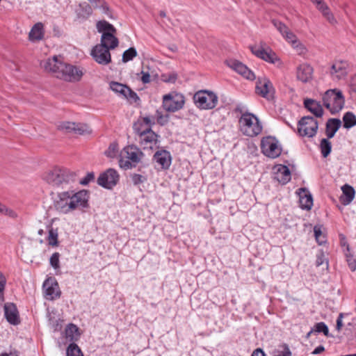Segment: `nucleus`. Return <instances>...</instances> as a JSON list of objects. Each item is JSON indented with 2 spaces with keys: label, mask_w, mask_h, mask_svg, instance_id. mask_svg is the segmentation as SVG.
Masks as SVG:
<instances>
[{
  "label": "nucleus",
  "mask_w": 356,
  "mask_h": 356,
  "mask_svg": "<svg viewBox=\"0 0 356 356\" xmlns=\"http://www.w3.org/2000/svg\"><path fill=\"white\" fill-rule=\"evenodd\" d=\"M267 137H263L261 140V149L262 153L267 156V148H266Z\"/></svg>",
  "instance_id": "obj_57"
},
{
  "label": "nucleus",
  "mask_w": 356,
  "mask_h": 356,
  "mask_svg": "<svg viewBox=\"0 0 356 356\" xmlns=\"http://www.w3.org/2000/svg\"><path fill=\"white\" fill-rule=\"evenodd\" d=\"M74 126H75V123L74 122H63L60 126V129H65L69 132H71V131H73L74 132Z\"/></svg>",
  "instance_id": "obj_53"
},
{
  "label": "nucleus",
  "mask_w": 356,
  "mask_h": 356,
  "mask_svg": "<svg viewBox=\"0 0 356 356\" xmlns=\"http://www.w3.org/2000/svg\"><path fill=\"white\" fill-rule=\"evenodd\" d=\"M236 112H240L241 115L238 120L239 129L243 135L254 137L262 131V126L256 115L249 112H243L242 108L237 107Z\"/></svg>",
  "instance_id": "obj_3"
},
{
  "label": "nucleus",
  "mask_w": 356,
  "mask_h": 356,
  "mask_svg": "<svg viewBox=\"0 0 356 356\" xmlns=\"http://www.w3.org/2000/svg\"><path fill=\"white\" fill-rule=\"evenodd\" d=\"M313 330L314 332H323L325 336H329V330L327 326L323 322L317 323L314 326Z\"/></svg>",
  "instance_id": "obj_44"
},
{
  "label": "nucleus",
  "mask_w": 356,
  "mask_h": 356,
  "mask_svg": "<svg viewBox=\"0 0 356 356\" xmlns=\"http://www.w3.org/2000/svg\"><path fill=\"white\" fill-rule=\"evenodd\" d=\"M314 236L316 238V240L319 245H323V244L325 243V242H326L325 236L322 232L321 225L314 226Z\"/></svg>",
  "instance_id": "obj_38"
},
{
  "label": "nucleus",
  "mask_w": 356,
  "mask_h": 356,
  "mask_svg": "<svg viewBox=\"0 0 356 356\" xmlns=\"http://www.w3.org/2000/svg\"><path fill=\"white\" fill-rule=\"evenodd\" d=\"M143 156V152L136 146H127L121 152L120 166L125 169L131 168L133 167L131 162L134 163V166H135V164L140 161Z\"/></svg>",
  "instance_id": "obj_7"
},
{
  "label": "nucleus",
  "mask_w": 356,
  "mask_h": 356,
  "mask_svg": "<svg viewBox=\"0 0 356 356\" xmlns=\"http://www.w3.org/2000/svg\"><path fill=\"white\" fill-rule=\"evenodd\" d=\"M341 122L337 118H330L326 122L325 133L328 138H332L340 128Z\"/></svg>",
  "instance_id": "obj_26"
},
{
  "label": "nucleus",
  "mask_w": 356,
  "mask_h": 356,
  "mask_svg": "<svg viewBox=\"0 0 356 356\" xmlns=\"http://www.w3.org/2000/svg\"><path fill=\"white\" fill-rule=\"evenodd\" d=\"M345 256L346 257V261L348 265L351 270V271H355L356 270V259L354 257L350 254V252H345Z\"/></svg>",
  "instance_id": "obj_47"
},
{
  "label": "nucleus",
  "mask_w": 356,
  "mask_h": 356,
  "mask_svg": "<svg viewBox=\"0 0 356 356\" xmlns=\"http://www.w3.org/2000/svg\"><path fill=\"white\" fill-rule=\"evenodd\" d=\"M140 122L143 124V128L145 127H149L151 129V127L152 124H154V122L152 121V120L149 117H145L141 120H138L136 123Z\"/></svg>",
  "instance_id": "obj_52"
},
{
  "label": "nucleus",
  "mask_w": 356,
  "mask_h": 356,
  "mask_svg": "<svg viewBox=\"0 0 356 356\" xmlns=\"http://www.w3.org/2000/svg\"><path fill=\"white\" fill-rule=\"evenodd\" d=\"M184 103V97L180 93L173 92L163 97V107L168 112H175L181 109Z\"/></svg>",
  "instance_id": "obj_11"
},
{
  "label": "nucleus",
  "mask_w": 356,
  "mask_h": 356,
  "mask_svg": "<svg viewBox=\"0 0 356 356\" xmlns=\"http://www.w3.org/2000/svg\"><path fill=\"white\" fill-rule=\"evenodd\" d=\"M48 243L51 246L58 245V233L53 229L49 230Z\"/></svg>",
  "instance_id": "obj_45"
},
{
  "label": "nucleus",
  "mask_w": 356,
  "mask_h": 356,
  "mask_svg": "<svg viewBox=\"0 0 356 356\" xmlns=\"http://www.w3.org/2000/svg\"><path fill=\"white\" fill-rule=\"evenodd\" d=\"M324 350H325V348L323 346H319L314 350V351L312 352V354H314V355L320 354L322 352H323Z\"/></svg>",
  "instance_id": "obj_64"
},
{
  "label": "nucleus",
  "mask_w": 356,
  "mask_h": 356,
  "mask_svg": "<svg viewBox=\"0 0 356 356\" xmlns=\"http://www.w3.org/2000/svg\"><path fill=\"white\" fill-rule=\"evenodd\" d=\"M268 63L273 65L277 69H282L284 66L280 58L271 50H268Z\"/></svg>",
  "instance_id": "obj_34"
},
{
  "label": "nucleus",
  "mask_w": 356,
  "mask_h": 356,
  "mask_svg": "<svg viewBox=\"0 0 356 356\" xmlns=\"http://www.w3.org/2000/svg\"><path fill=\"white\" fill-rule=\"evenodd\" d=\"M0 213L7 216L12 218H16L17 217V214L15 211L8 208L3 204H1V205Z\"/></svg>",
  "instance_id": "obj_46"
},
{
  "label": "nucleus",
  "mask_w": 356,
  "mask_h": 356,
  "mask_svg": "<svg viewBox=\"0 0 356 356\" xmlns=\"http://www.w3.org/2000/svg\"><path fill=\"white\" fill-rule=\"evenodd\" d=\"M110 88L119 95L126 98L129 101L136 102L139 99L137 94L129 87L122 83L112 81L110 83Z\"/></svg>",
  "instance_id": "obj_14"
},
{
  "label": "nucleus",
  "mask_w": 356,
  "mask_h": 356,
  "mask_svg": "<svg viewBox=\"0 0 356 356\" xmlns=\"http://www.w3.org/2000/svg\"><path fill=\"white\" fill-rule=\"evenodd\" d=\"M43 35V24L41 22H38L32 27L29 32V38L31 41L35 42L42 40Z\"/></svg>",
  "instance_id": "obj_30"
},
{
  "label": "nucleus",
  "mask_w": 356,
  "mask_h": 356,
  "mask_svg": "<svg viewBox=\"0 0 356 356\" xmlns=\"http://www.w3.org/2000/svg\"><path fill=\"white\" fill-rule=\"evenodd\" d=\"M92 6V7L95 9L99 8V7L102 6V3L105 0H88Z\"/></svg>",
  "instance_id": "obj_59"
},
{
  "label": "nucleus",
  "mask_w": 356,
  "mask_h": 356,
  "mask_svg": "<svg viewBox=\"0 0 356 356\" xmlns=\"http://www.w3.org/2000/svg\"><path fill=\"white\" fill-rule=\"evenodd\" d=\"M40 65L45 71L66 81H78L83 74L79 67L64 63L61 56H54L42 61Z\"/></svg>",
  "instance_id": "obj_1"
},
{
  "label": "nucleus",
  "mask_w": 356,
  "mask_h": 356,
  "mask_svg": "<svg viewBox=\"0 0 356 356\" xmlns=\"http://www.w3.org/2000/svg\"><path fill=\"white\" fill-rule=\"evenodd\" d=\"M304 106L317 118L321 117L323 114V110L321 104L316 100L305 99L304 100Z\"/></svg>",
  "instance_id": "obj_24"
},
{
  "label": "nucleus",
  "mask_w": 356,
  "mask_h": 356,
  "mask_svg": "<svg viewBox=\"0 0 356 356\" xmlns=\"http://www.w3.org/2000/svg\"><path fill=\"white\" fill-rule=\"evenodd\" d=\"M44 296L48 300H54L60 297V292L58 289V285L56 282L52 279H47L43 284Z\"/></svg>",
  "instance_id": "obj_18"
},
{
  "label": "nucleus",
  "mask_w": 356,
  "mask_h": 356,
  "mask_svg": "<svg viewBox=\"0 0 356 356\" xmlns=\"http://www.w3.org/2000/svg\"><path fill=\"white\" fill-rule=\"evenodd\" d=\"M89 195L86 190L77 193L65 191L58 194V200L56 202V208L60 212L67 213L79 207H87Z\"/></svg>",
  "instance_id": "obj_2"
},
{
  "label": "nucleus",
  "mask_w": 356,
  "mask_h": 356,
  "mask_svg": "<svg viewBox=\"0 0 356 356\" xmlns=\"http://www.w3.org/2000/svg\"><path fill=\"white\" fill-rule=\"evenodd\" d=\"M324 263H325L326 266H327V261L325 257L324 254L323 252H320L317 255L316 261V266H319L321 265H323Z\"/></svg>",
  "instance_id": "obj_55"
},
{
  "label": "nucleus",
  "mask_w": 356,
  "mask_h": 356,
  "mask_svg": "<svg viewBox=\"0 0 356 356\" xmlns=\"http://www.w3.org/2000/svg\"><path fill=\"white\" fill-rule=\"evenodd\" d=\"M75 174L66 168H55L44 176V179L53 186H60L74 181Z\"/></svg>",
  "instance_id": "obj_5"
},
{
  "label": "nucleus",
  "mask_w": 356,
  "mask_h": 356,
  "mask_svg": "<svg viewBox=\"0 0 356 356\" xmlns=\"http://www.w3.org/2000/svg\"><path fill=\"white\" fill-rule=\"evenodd\" d=\"M273 356H291L292 353L286 344L280 345L272 352Z\"/></svg>",
  "instance_id": "obj_36"
},
{
  "label": "nucleus",
  "mask_w": 356,
  "mask_h": 356,
  "mask_svg": "<svg viewBox=\"0 0 356 356\" xmlns=\"http://www.w3.org/2000/svg\"><path fill=\"white\" fill-rule=\"evenodd\" d=\"M343 317V314L340 313L337 319L336 328L338 331H340L341 327H343V322H342Z\"/></svg>",
  "instance_id": "obj_61"
},
{
  "label": "nucleus",
  "mask_w": 356,
  "mask_h": 356,
  "mask_svg": "<svg viewBox=\"0 0 356 356\" xmlns=\"http://www.w3.org/2000/svg\"><path fill=\"white\" fill-rule=\"evenodd\" d=\"M324 106L332 114L339 112L344 106V97L340 90L337 89L327 90L323 96Z\"/></svg>",
  "instance_id": "obj_6"
},
{
  "label": "nucleus",
  "mask_w": 356,
  "mask_h": 356,
  "mask_svg": "<svg viewBox=\"0 0 356 356\" xmlns=\"http://www.w3.org/2000/svg\"><path fill=\"white\" fill-rule=\"evenodd\" d=\"M273 179L279 183L285 184L291 179V172L287 166L276 165L273 168Z\"/></svg>",
  "instance_id": "obj_16"
},
{
  "label": "nucleus",
  "mask_w": 356,
  "mask_h": 356,
  "mask_svg": "<svg viewBox=\"0 0 356 356\" xmlns=\"http://www.w3.org/2000/svg\"><path fill=\"white\" fill-rule=\"evenodd\" d=\"M328 139V138H323L320 143L321 154L324 158H326L330 154L332 149V144Z\"/></svg>",
  "instance_id": "obj_37"
},
{
  "label": "nucleus",
  "mask_w": 356,
  "mask_h": 356,
  "mask_svg": "<svg viewBox=\"0 0 356 356\" xmlns=\"http://www.w3.org/2000/svg\"><path fill=\"white\" fill-rule=\"evenodd\" d=\"M59 258L60 254L58 252H54L49 259L50 265L54 269H58L60 268Z\"/></svg>",
  "instance_id": "obj_48"
},
{
  "label": "nucleus",
  "mask_w": 356,
  "mask_h": 356,
  "mask_svg": "<svg viewBox=\"0 0 356 356\" xmlns=\"http://www.w3.org/2000/svg\"><path fill=\"white\" fill-rule=\"evenodd\" d=\"M65 334L70 341L76 340L79 336L78 327L74 324H70L65 330Z\"/></svg>",
  "instance_id": "obj_35"
},
{
  "label": "nucleus",
  "mask_w": 356,
  "mask_h": 356,
  "mask_svg": "<svg viewBox=\"0 0 356 356\" xmlns=\"http://www.w3.org/2000/svg\"><path fill=\"white\" fill-rule=\"evenodd\" d=\"M76 19L79 22L87 19L92 14V6L86 3H80L76 10Z\"/></svg>",
  "instance_id": "obj_27"
},
{
  "label": "nucleus",
  "mask_w": 356,
  "mask_h": 356,
  "mask_svg": "<svg viewBox=\"0 0 356 356\" xmlns=\"http://www.w3.org/2000/svg\"><path fill=\"white\" fill-rule=\"evenodd\" d=\"M131 178L134 185H138L139 184L143 183L147 180V178L145 176L138 174H133L131 176Z\"/></svg>",
  "instance_id": "obj_50"
},
{
  "label": "nucleus",
  "mask_w": 356,
  "mask_h": 356,
  "mask_svg": "<svg viewBox=\"0 0 356 356\" xmlns=\"http://www.w3.org/2000/svg\"><path fill=\"white\" fill-rule=\"evenodd\" d=\"M133 128L135 133L138 135V140L140 146L144 149H152L156 146L158 143V135L149 127L143 128L142 123L138 122L135 123Z\"/></svg>",
  "instance_id": "obj_4"
},
{
  "label": "nucleus",
  "mask_w": 356,
  "mask_h": 356,
  "mask_svg": "<svg viewBox=\"0 0 356 356\" xmlns=\"http://www.w3.org/2000/svg\"><path fill=\"white\" fill-rule=\"evenodd\" d=\"M74 132L79 135L88 134L91 133L90 127L86 124L75 123Z\"/></svg>",
  "instance_id": "obj_41"
},
{
  "label": "nucleus",
  "mask_w": 356,
  "mask_h": 356,
  "mask_svg": "<svg viewBox=\"0 0 356 356\" xmlns=\"http://www.w3.org/2000/svg\"><path fill=\"white\" fill-rule=\"evenodd\" d=\"M315 4L318 10L322 13L323 15L330 24H334L337 22L334 15L330 13L328 6L323 0H318Z\"/></svg>",
  "instance_id": "obj_28"
},
{
  "label": "nucleus",
  "mask_w": 356,
  "mask_h": 356,
  "mask_svg": "<svg viewBox=\"0 0 356 356\" xmlns=\"http://www.w3.org/2000/svg\"><path fill=\"white\" fill-rule=\"evenodd\" d=\"M155 161L159 164L162 169H168L171 164L170 153L165 150L158 151L154 156Z\"/></svg>",
  "instance_id": "obj_23"
},
{
  "label": "nucleus",
  "mask_w": 356,
  "mask_h": 356,
  "mask_svg": "<svg viewBox=\"0 0 356 356\" xmlns=\"http://www.w3.org/2000/svg\"><path fill=\"white\" fill-rule=\"evenodd\" d=\"M95 179V174L94 172H88L86 176L80 181V184L82 185H87L88 183H90L92 180Z\"/></svg>",
  "instance_id": "obj_54"
},
{
  "label": "nucleus",
  "mask_w": 356,
  "mask_h": 356,
  "mask_svg": "<svg viewBox=\"0 0 356 356\" xmlns=\"http://www.w3.org/2000/svg\"><path fill=\"white\" fill-rule=\"evenodd\" d=\"M256 93L262 96L263 97H267V81L264 80L263 82L259 81L256 86Z\"/></svg>",
  "instance_id": "obj_39"
},
{
  "label": "nucleus",
  "mask_w": 356,
  "mask_h": 356,
  "mask_svg": "<svg viewBox=\"0 0 356 356\" xmlns=\"http://www.w3.org/2000/svg\"><path fill=\"white\" fill-rule=\"evenodd\" d=\"M343 127L350 129L356 125V116L352 112H347L343 117Z\"/></svg>",
  "instance_id": "obj_33"
},
{
  "label": "nucleus",
  "mask_w": 356,
  "mask_h": 356,
  "mask_svg": "<svg viewBox=\"0 0 356 356\" xmlns=\"http://www.w3.org/2000/svg\"><path fill=\"white\" fill-rule=\"evenodd\" d=\"M119 180L118 172L113 169H108L102 173L97 179V184L106 188L111 189L115 186Z\"/></svg>",
  "instance_id": "obj_12"
},
{
  "label": "nucleus",
  "mask_w": 356,
  "mask_h": 356,
  "mask_svg": "<svg viewBox=\"0 0 356 356\" xmlns=\"http://www.w3.org/2000/svg\"><path fill=\"white\" fill-rule=\"evenodd\" d=\"M137 56V51L134 47H130L122 54V62L127 63L134 59Z\"/></svg>",
  "instance_id": "obj_40"
},
{
  "label": "nucleus",
  "mask_w": 356,
  "mask_h": 356,
  "mask_svg": "<svg viewBox=\"0 0 356 356\" xmlns=\"http://www.w3.org/2000/svg\"><path fill=\"white\" fill-rule=\"evenodd\" d=\"M19 352L13 348V349H10L9 353H2L0 354V356H19Z\"/></svg>",
  "instance_id": "obj_58"
},
{
  "label": "nucleus",
  "mask_w": 356,
  "mask_h": 356,
  "mask_svg": "<svg viewBox=\"0 0 356 356\" xmlns=\"http://www.w3.org/2000/svg\"><path fill=\"white\" fill-rule=\"evenodd\" d=\"M282 152L280 141L273 136H268V158H277Z\"/></svg>",
  "instance_id": "obj_22"
},
{
  "label": "nucleus",
  "mask_w": 356,
  "mask_h": 356,
  "mask_svg": "<svg viewBox=\"0 0 356 356\" xmlns=\"http://www.w3.org/2000/svg\"><path fill=\"white\" fill-rule=\"evenodd\" d=\"M341 190L343 196L341 197V202L343 205H348L355 197V189L351 186L346 184L342 186Z\"/></svg>",
  "instance_id": "obj_29"
},
{
  "label": "nucleus",
  "mask_w": 356,
  "mask_h": 356,
  "mask_svg": "<svg viewBox=\"0 0 356 356\" xmlns=\"http://www.w3.org/2000/svg\"><path fill=\"white\" fill-rule=\"evenodd\" d=\"M250 49L254 55L264 60H267V51L266 50V43L264 42H260L258 44L250 46Z\"/></svg>",
  "instance_id": "obj_31"
},
{
  "label": "nucleus",
  "mask_w": 356,
  "mask_h": 356,
  "mask_svg": "<svg viewBox=\"0 0 356 356\" xmlns=\"http://www.w3.org/2000/svg\"><path fill=\"white\" fill-rule=\"evenodd\" d=\"M300 206L303 209L309 210L313 205V198L312 195L305 189H299Z\"/></svg>",
  "instance_id": "obj_25"
},
{
  "label": "nucleus",
  "mask_w": 356,
  "mask_h": 356,
  "mask_svg": "<svg viewBox=\"0 0 356 356\" xmlns=\"http://www.w3.org/2000/svg\"><path fill=\"white\" fill-rule=\"evenodd\" d=\"M272 23L288 42L291 44L292 47L296 50L299 55H302L306 52L305 46L298 40L296 35L291 32L284 24L274 19L272 21Z\"/></svg>",
  "instance_id": "obj_9"
},
{
  "label": "nucleus",
  "mask_w": 356,
  "mask_h": 356,
  "mask_svg": "<svg viewBox=\"0 0 356 356\" xmlns=\"http://www.w3.org/2000/svg\"><path fill=\"white\" fill-rule=\"evenodd\" d=\"M318 123L310 116L302 117L298 124V133L300 136L313 138L317 133Z\"/></svg>",
  "instance_id": "obj_10"
},
{
  "label": "nucleus",
  "mask_w": 356,
  "mask_h": 356,
  "mask_svg": "<svg viewBox=\"0 0 356 356\" xmlns=\"http://www.w3.org/2000/svg\"><path fill=\"white\" fill-rule=\"evenodd\" d=\"M162 80L166 83H175L177 79L175 73L165 74L161 76Z\"/></svg>",
  "instance_id": "obj_49"
},
{
  "label": "nucleus",
  "mask_w": 356,
  "mask_h": 356,
  "mask_svg": "<svg viewBox=\"0 0 356 356\" xmlns=\"http://www.w3.org/2000/svg\"><path fill=\"white\" fill-rule=\"evenodd\" d=\"M91 56L93 59L99 64L106 65L111 62V55L110 49L100 45L99 44L95 45L92 51Z\"/></svg>",
  "instance_id": "obj_13"
},
{
  "label": "nucleus",
  "mask_w": 356,
  "mask_h": 356,
  "mask_svg": "<svg viewBox=\"0 0 356 356\" xmlns=\"http://www.w3.org/2000/svg\"><path fill=\"white\" fill-rule=\"evenodd\" d=\"M251 356H266V355L261 349L257 348L252 353Z\"/></svg>",
  "instance_id": "obj_63"
},
{
  "label": "nucleus",
  "mask_w": 356,
  "mask_h": 356,
  "mask_svg": "<svg viewBox=\"0 0 356 356\" xmlns=\"http://www.w3.org/2000/svg\"><path fill=\"white\" fill-rule=\"evenodd\" d=\"M340 239H341V245L343 247H346V252H350V247L348 244L346 237L343 234H340Z\"/></svg>",
  "instance_id": "obj_62"
},
{
  "label": "nucleus",
  "mask_w": 356,
  "mask_h": 356,
  "mask_svg": "<svg viewBox=\"0 0 356 356\" xmlns=\"http://www.w3.org/2000/svg\"><path fill=\"white\" fill-rule=\"evenodd\" d=\"M116 33H104L102 34L100 45L108 48V49H114L119 44L118 39L115 36Z\"/></svg>",
  "instance_id": "obj_21"
},
{
  "label": "nucleus",
  "mask_w": 356,
  "mask_h": 356,
  "mask_svg": "<svg viewBox=\"0 0 356 356\" xmlns=\"http://www.w3.org/2000/svg\"><path fill=\"white\" fill-rule=\"evenodd\" d=\"M193 100L197 107L209 110L216 106L218 98L212 91L200 90L195 93Z\"/></svg>",
  "instance_id": "obj_8"
},
{
  "label": "nucleus",
  "mask_w": 356,
  "mask_h": 356,
  "mask_svg": "<svg viewBox=\"0 0 356 356\" xmlns=\"http://www.w3.org/2000/svg\"><path fill=\"white\" fill-rule=\"evenodd\" d=\"M314 69L308 63H302L297 67L296 77L302 83H308L312 80Z\"/></svg>",
  "instance_id": "obj_17"
},
{
  "label": "nucleus",
  "mask_w": 356,
  "mask_h": 356,
  "mask_svg": "<svg viewBox=\"0 0 356 356\" xmlns=\"http://www.w3.org/2000/svg\"><path fill=\"white\" fill-rule=\"evenodd\" d=\"M226 65L248 80L255 78L254 74L243 63L235 59H229L225 61Z\"/></svg>",
  "instance_id": "obj_15"
},
{
  "label": "nucleus",
  "mask_w": 356,
  "mask_h": 356,
  "mask_svg": "<svg viewBox=\"0 0 356 356\" xmlns=\"http://www.w3.org/2000/svg\"><path fill=\"white\" fill-rule=\"evenodd\" d=\"M330 73L333 79H342L347 74V63L343 61L334 62L330 68Z\"/></svg>",
  "instance_id": "obj_20"
},
{
  "label": "nucleus",
  "mask_w": 356,
  "mask_h": 356,
  "mask_svg": "<svg viewBox=\"0 0 356 356\" xmlns=\"http://www.w3.org/2000/svg\"><path fill=\"white\" fill-rule=\"evenodd\" d=\"M67 356H83L81 349L75 343H71L67 349Z\"/></svg>",
  "instance_id": "obj_42"
},
{
  "label": "nucleus",
  "mask_w": 356,
  "mask_h": 356,
  "mask_svg": "<svg viewBox=\"0 0 356 356\" xmlns=\"http://www.w3.org/2000/svg\"><path fill=\"white\" fill-rule=\"evenodd\" d=\"M99 10L102 12L103 14L106 15L108 17H111L112 14L111 11L110 10V8L108 5V3L106 2V1H104V3H102V6L99 7Z\"/></svg>",
  "instance_id": "obj_51"
},
{
  "label": "nucleus",
  "mask_w": 356,
  "mask_h": 356,
  "mask_svg": "<svg viewBox=\"0 0 356 356\" xmlns=\"http://www.w3.org/2000/svg\"><path fill=\"white\" fill-rule=\"evenodd\" d=\"M118 153V145L113 142L110 144L108 149L105 152V154L110 158H114Z\"/></svg>",
  "instance_id": "obj_43"
},
{
  "label": "nucleus",
  "mask_w": 356,
  "mask_h": 356,
  "mask_svg": "<svg viewBox=\"0 0 356 356\" xmlns=\"http://www.w3.org/2000/svg\"><path fill=\"white\" fill-rule=\"evenodd\" d=\"M268 102L270 101V97H271L272 100H274L275 89L273 86L272 83L268 81Z\"/></svg>",
  "instance_id": "obj_56"
},
{
  "label": "nucleus",
  "mask_w": 356,
  "mask_h": 356,
  "mask_svg": "<svg viewBox=\"0 0 356 356\" xmlns=\"http://www.w3.org/2000/svg\"><path fill=\"white\" fill-rule=\"evenodd\" d=\"M5 317L8 322L12 325H17L20 323L19 312L16 305L13 303L4 305Z\"/></svg>",
  "instance_id": "obj_19"
},
{
  "label": "nucleus",
  "mask_w": 356,
  "mask_h": 356,
  "mask_svg": "<svg viewBox=\"0 0 356 356\" xmlns=\"http://www.w3.org/2000/svg\"><path fill=\"white\" fill-rule=\"evenodd\" d=\"M97 31L104 34V33H116V29L110 23L105 20L97 22L96 24Z\"/></svg>",
  "instance_id": "obj_32"
},
{
  "label": "nucleus",
  "mask_w": 356,
  "mask_h": 356,
  "mask_svg": "<svg viewBox=\"0 0 356 356\" xmlns=\"http://www.w3.org/2000/svg\"><path fill=\"white\" fill-rule=\"evenodd\" d=\"M142 76L140 78L143 83H148L150 82V75L148 72H141Z\"/></svg>",
  "instance_id": "obj_60"
}]
</instances>
